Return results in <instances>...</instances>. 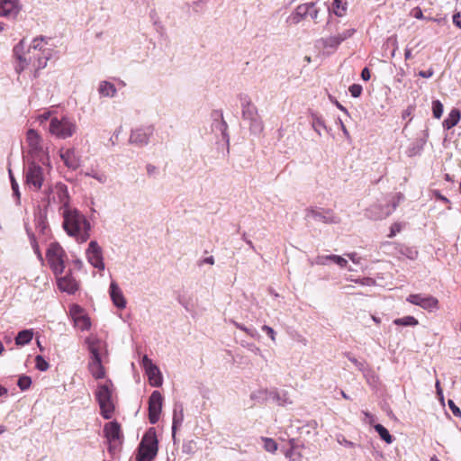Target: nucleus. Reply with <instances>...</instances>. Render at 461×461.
I'll return each instance as SVG.
<instances>
[{
    "label": "nucleus",
    "instance_id": "a878e982",
    "mask_svg": "<svg viewBox=\"0 0 461 461\" xmlns=\"http://www.w3.org/2000/svg\"><path fill=\"white\" fill-rule=\"evenodd\" d=\"M98 403L100 406L101 415L106 420L111 419L114 412V404L112 398L107 401H102Z\"/></svg>",
    "mask_w": 461,
    "mask_h": 461
},
{
    "label": "nucleus",
    "instance_id": "a19ab883",
    "mask_svg": "<svg viewBox=\"0 0 461 461\" xmlns=\"http://www.w3.org/2000/svg\"><path fill=\"white\" fill-rule=\"evenodd\" d=\"M183 420V414L182 412L179 413V415L174 411V417H173V426L172 429L175 430L177 426H179L182 423Z\"/></svg>",
    "mask_w": 461,
    "mask_h": 461
},
{
    "label": "nucleus",
    "instance_id": "f257e3e1",
    "mask_svg": "<svg viewBox=\"0 0 461 461\" xmlns=\"http://www.w3.org/2000/svg\"><path fill=\"white\" fill-rule=\"evenodd\" d=\"M47 42L43 37L33 39L27 51H24V40H22L14 48V53L18 59L15 67L17 73L32 67L34 76L39 70L46 68L48 61L52 57L53 50L46 47Z\"/></svg>",
    "mask_w": 461,
    "mask_h": 461
},
{
    "label": "nucleus",
    "instance_id": "e433bc0d",
    "mask_svg": "<svg viewBox=\"0 0 461 461\" xmlns=\"http://www.w3.org/2000/svg\"><path fill=\"white\" fill-rule=\"evenodd\" d=\"M400 252L411 260L416 259L418 257V251L409 247H402Z\"/></svg>",
    "mask_w": 461,
    "mask_h": 461
},
{
    "label": "nucleus",
    "instance_id": "dca6fc26",
    "mask_svg": "<svg viewBox=\"0 0 461 461\" xmlns=\"http://www.w3.org/2000/svg\"><path fill=\"white\" fill-rule=\"evenodd\" d=\"M20 11L18 0H0V16H15Z\"/></svg>",
    "mask_w": 461,
    "mask_h": 461
},
{
    "label": "nucleus",
    "instance_id": "49530a36",
    "mask_svg": "<svg viewBox=\"0 0 461 461\" xmlns=\"http://www.w3.org/2000/svg\"><path fill=\"white\" fill-rule=\"evenodd\" d=\"M319 14V9H317L315 6L309 12L308 16H310L315 23L317 22Z\"/></svg>",
    "mask_w": 461,
    "mask_h": 461
},
{
    "label": "nucleus",
    "instance_id": "603ef678",
    "mask_svg": "<svg viewBox=\"0 0 461 461\" xmlns=\"http://www.w3.org/2000/svg\"><path fill=\"white\" fill-rule=\"evenodd\" d=\"M415 18L417 19H422L423 18V14H422V11L420 9V8H416L415 9V14H414Z\"/></svg>",
    "mask_w": 461,
    "mask_h": 461
},
{
    "label": "nucleus",
    "instance_id": "8fccbe9b",
    "mask_svg": "<svg viewBox=\"0 0 461 461\" xmlns=\"http://www.w3.org/2000/svg\"><path fill=\"white\" fill-rule=\"evenodd\" d=\"M433 73L434 72H433L432 69H429L427 71L421 70V71L419 72V76L421 77H424V78H428V77H432Z\"/></svg>",
    "mask_w": 461,
    "mask_h": 461
},
{
    "label": "nucleus",
    "instance_id": "b1692460",
    "mask_svg": "<svg viewBox=\"0 0 461 461\" xmlns=\"http://www.w3.org/2000/svg\"><path fill=\"white\" fill-rule=\"evenodd\" d=\"M461 113L457 108H453L447 117L443 121L442 125L446 130L455 127L460 121Z\"/></svg>",
    "mask_w": 461,
    "mask_h": 461
},
{
    "label": "nucleus",
    "instance_id": "7ed1b4c3",
    "mask_svg": "<svg viewBox=\"0 0 461 461\" xmlns=\"http://www.w3.org/2000/svg\"><path fill=\"white\" fill-rule=\"evenodd\" d=\"M158 438L154 429H149L143 436L136 456L137 461H152L158 454Z\"/></svg>",
    "mask_w": 461,
    "mask_h": 461
},
{
    "label": "nucleus",
    "instance_id": "6e6552de",
    "mask_svg": "<svg viewBox=\"0 0 461 461\" xmlns=\"http://www.w3.org/2000/svg\"><path fill=\"white\" fill-rule=\"evenodd\" d=\"M104 433L109 442V452H113L117 443L121 444L122 434L121 425L117 421H110L104 427Z\"/></svg>",
    "mask_w": 461,
    "mask_h": 461
},
{
    "label": "nucleus",
    "instance_id": "338daca9",
    "mask_svg": "<svg viewBox=\"0 0 461 461\" xmlns=\"http://www.w3.org/2000/svg\"><path fill=\"white\" fill-rule=\"evenodd\" d=\"M341 395H342V397H343L344 399H346V400H348V399H349V397L345 393V392H344V391H341Z\"/></svg>",
    "mask_w": 461,
    "mask_h": 461
},
{
    "label": "nucleus",
    "instance_id": "393cba45",
    "mask_svg": "<svg viewBox=\"0 0 461 461\" xmlns=\"http://www.w3.org/2000/svg\"><path fill=\"white\" fill-rule=\"evenodd\" d=\"M26 140L32 150L37 151L41 149V139L35 130L31 129L27 131Z\"/></svg>",
    "mask_w": 461,
    "mask_h": 461
},
{
    "label": "nucleus",
    "instance_id": "4468645a",
    "mask_svg": "<svg viewBox=\"0 0 461 461\" xmlns=\"http://www.w3.org/2000/svg\"><path fill=\"white\" fill-rule=\"evenodd\" d=\"M154 129L152 126L136 129L131 131L130 136V142L143 146L149 142L150 136L153 134Z\"/></svg>",
    "mask_w": 461,
    "mask_h": 461
},
{
    "label": "nucleus",
    "instance_id": "4d7b16f0",
    "mask_svg": "<svg viewBox=\"0 0 461 461\" xmlns=\"http://www.w3.org/2000/svg\"><path fill=\"white\" fill-rule=\"evenodd\" d=\"M236 327H237L238 329H240V330H242V331H244V332L248 333V334L249 333V330H248L245 326H243V325H241V324H236Z\"/></svg>",
    "mask_w": 461,
    "mask_h": 461
},
{
    "label": "nucleus",
    "instance_id": "ea45409f",
    "mask_svg": "<svg viewBox=\"0 0 461 461\" xmlns=\"http://www.w3.org/2000/svg\"><path fill=\"white\" fill-rule=\"evenodd\" d=\"M348 90L353 97H358L362 93V86L360 85L354 84L349 86Z\"/></svg>",
    "mask_w": 461,
    "mask_h": 461
},
{
    "label": "nucleus",
    "instance_id": "6e6d98bb",
    "mask_svg": "<svg viewBox=\"0 0 461 461\" xmlns=\"http://www.w3.org/2000/svg\"><path fill=\"white\" fill-rule=\"evenodd\" d=\"M203 262L206 264L213 265L214 258H213V257H208V258H204Z\"/></svg>",
    "mask_w": 461,
    "mask_h": 461
},
{
    "label": "nucleus",
    "instance_id": "f3484780",
    "mask_svg": "<svg viewBox=\"0 0 461 461\" xmlns=\"http://www.w3.org/2000/svg\"><path fill=\"white\" fill-rule=\"evenodd\" d=\"M60 158L68 168L76 169L80 165L79 157L76 154L74 149H61Z\"/></svg>",
    "mask_w": 461,
    "mask_h": 461
},
{
    "label": "nucleus",
    "instance_id": "c756f323",
    "mask_svg": "<svg viewBox=\"0 0 461 461\" xmlns=\"http://www.w3.org/2000/svg\"><path fill=\"white\" fill-rule=\"evenodd\" d=\"M99 92L104 96H113L116 92V88L113 84L104 81L99 86Z\"/></svg>",
    "mask_w": 461,
    "mask_h": 461
},
{
    "label": "nucleus",
    "instance_id": "412c9836",
    "mask_svg": "<svg viewBox=\"0 0 461 461\" xmlns=\"http://www.w3.org/2000/svg\"><path fill=\"white\" fill-rule=\"evenodd\" d=\"M314 3H306L298 5L292 15L293 23H298L308 16L309 12L314 7Z\"/></svg>",
    "mask_w": 461,
    "mask_h": 461
},
{
    "label": "nucleus",
    "instance_id": "9d476101",
    "mask_svg": "<svg viewBox=\"0 0 461 461\" xmlns=\"http://www.w3.org/2000/svg\"><path fill=\"white\" fill-rule=\"evenodd\" d=\"M163 396L158 391H154L149 398V420L151 424H156L162 410Z\"/></svg>",
    "mask_w": 461,
    "mask_h": 461
},
{
    "label": "nucleus",
    "instance_id": "58836bf2",
    "mask_svg": "<svg viewBox=\"0 0 461 461\" xmlns=\"http://www.w3.org/2000/svg\"><path fill=\"white\" fill-rule=\"evenodd\" d=\"M402 224L400 222H394L392 224L390 228V233L388 234L389 238L394 237L397 233L401 232L402 230Z\"/></svg>",
    "mask_w": 461,
    "mask_h": 461
},
{
    "label": "nucleus",
    "instance_id": "39448f33",
    "mask_svg": "<svg viewBox=\"0 0 461 461\" xmlns=\"http://www.w3.org/2000/svg\"><path fill=\"white\" fill-rule=\"evenodd\" d=\"M50 132L59 139L71 137L77 131V125L67 117H53L50 123Z\"/></svg>",
    "mask_w": 461,
    "mask_h": 461
},
{
    "label": "nucleus",
    "instance_id": "ddd939ff",
    "mask_svg": "<svg viewBox=\"0 0 461 461\" xmlns=\"http://www.w3.org/2000/svg\"><path fill=\"white\" fill-rule=\"evenodd\" d=\"M142 364L149 377V384L152 386H160L162 384V376L158 366L154 365L147 356L143 357Z\"/></svg>",
    "mask_w": 461,
    "mask_h": 461
},
{
    "label": "nucleus",
    "instance_id": "3c124183",
    "mask_svg": "<svg viewBox=\"0 0 461 461\" xmlns=\"http://www.w3.org/2000/svg\"><path fill=\"white\" fill-rule=\"evenodd\" d=\"M146 168H147V172L149 176L153 175L157 170V167L151 164L147 165Z\"/></svg>",
    "mask_w": 461,
    "mask_h": 461
},
{
    "label": "nucleus",
    "instance_id": "bb28decb",
    "mask_svg": "<svg viewBox=\"0 0 461 461\" xmlns=\"http://www.w3.org/2000/svg\"><path fill=\"white\" fill-rule=\"evenodd\" d=\"M325 259L331 260L341 267H345L348 265V261L344 258L338 255H329L325 257L320 256L317 258V263L320 265H323Z\"/></svg>",
    "mask_w": 461,
    "mask_h": 461
},
{
    "label": "nucleus",
    "instance_id": "cd10ccee",
    "mask_svg": "<svg viewBox=\"0 0 461 461\" xmlns=\"http://www.w3.org/2000/svg\"><path fill=\"white\" fill-rule=\"evenodd\" d=\"M33 337V332L30 330H24L20 331L16 338H15V343L20 346H23L31 342Z\"/></svg>",
    "mask_w": 461,
    "mask_h": 461
},
{
    "label": "nucleus",
    "instance_id": "680f3d73",
    "mask_svg": "<svg viewBox=\"0 0 461 461\" xmlns=\"http://www.w3.org/2000/svg\"><path fill=\"white\" fill-rule=\"evenodd\" d=\"M247 114H252V112L249 111V105L247 109L243 110V115L246 116Z\"/></svg>",
    "mask_w": 461,
    "mask_h": 461
},
{
    "label": "nucleus",
    "instance_id": "f8f14e48",
    "mask_svg": "<svg viewBox=\"0 0 461 461\" xmlns=\"http://www.w3.org/2000/svg\"><path fill=\"white\" fill-rule=\"evenodd\" d=\"M305 216L309 219H314L323 223H336L338 222L337 217L331 210L307 208L305 210Z\"/></svg>",
    "mask_w": 461,
    "mask_h": 461
},
{
    "label": "nucleus",
    "instance_id": "79ce46f5",
    "mask_svg": "<svg viewBox=\"0 0 461 461\" xmlns=\"http://www.w3.org/2000/svg\"><path fill=\"white\" fill-rule=\"evenodd\" d=\"M354 282L356 284H359L361 285H373L375 284V280L370 277H365L362 279H355Z\"/></svg>",
    "mask_w": 461,
    "mask_h": 461
},
{
    "label": "nucleus",
    "instance_id": "864d4df0",
    "mask_svg": "<svg viewBox=\"0 0 461 461\" xmlns=\"http://www.w3.org/2000/svg\"><path fill=\"white\" fill-rule=\"evenodd\" d=\"M347 256L354 263H358V260L357 259V254L356 253H349V254H347Z\"/></svg>",
    "mask_w": 461,
    "mask_h": 461
},
{
    "label": "nucleus",
    "instance_id": "5fc2aeb1",
    "mask_svg": "<svg viewBox=\"0 0 461 461\" xmlns=\"http://www.w3.org/2000/svg\"><path fill=\"white\" fill-rule=\"evenodd\" d=\"M50 113H49V112L48 113H44L43 114H41L40 116V120H41V122H43L44 121H47L50 118Z\"/></svg>",
    "mask_w": 461,
    "mask_h": 461
},
{
    "label": "nucleus",
    "instance_id": "20e7f679",
    "mask_svg": "<svg viewBox=\"0 0 461 461\" xmlns=\"http://www.w3.org/2000/svg\"><path fill=\"white\" fill-rule=\"evenodd\" d=\"M46 258L50 269L56 276L63 273L67 254L59 243H51L49 246L46 252Z\"/></svg>",
    "mask_w": 461,
    "mask_h": 461
},
{
    "label": "nucleus",
    "instance_id": "c03bdc74",
    "mask_svg": "<svg viewBox=\"0 0 461 461\" xmlns=\"http://www.w3.org/2000/svg\"><path fill=\"white\" fill-rule=\"evenodd\" d=\"M262 330L270 337V339L273 341H275V339H276V338H275L276 332H275V330L271 327H269L267 325H264L262 327Z\"/></svg>",
    "mask_w": 461,
    "mask_h": 461
},
{
    "label": "nucleus",
    "instance_id": "0e129e2a",
    "mask_svg": "<svg viewBox=\"0 0 461 461\" xmlns=\"http://www.w3.org/2000/svg\"><path fill=\"white\" fill-rule=\"evenodd\" d=\"M337 106L339 110H341L343 112H347L346 108L343 105H341L340 104L337 103Z\"/></svg>",
    "mask_w": 461,
    "mask_h": 461
},
{
    "label": "nucleus",
    "instance_id": "a211bd4d",
    "mask_svg": "<svg viewBox=\"0 0 461 461\" xmlns=\"http://www.w3.org/2000/svg\"><path fill=\"white\" fill-rule=\"evenodd\" d=\"M355 32L354 29H348L334 36H330L323 41V44L325 47L336 48L342 41L350 38Z\"/></svg>",
    "mask_w": 461,
    "mask_h": 461
},
{
    "label": "nucleus",
    "instance_id": "2eb2a0df",
    "mask_svg": "<svg viewBox=\"0 0 461 461\" xmlns=\"http://www.w3.org/2000/svg\"><path fill=\"white\" fill-rule=\"evenodd\" d=\"M58 287L62 292L68 294H74L78 290L79 284L76 278L72 276L71 272L68 273L64 276H57Z\"/></svg>",
    "mask_w": 461,
    "mask_h": 461
},
{
    "label": "nucleus",
    "instance_id": "72a5a7b5",
    "mask_svg": "<svg viewBox=\"0 0 461 461\" xmlns=\"http://www.w3.org/2000/svg\"><path fill=\"white\" fill-rule=\"evenodd\" d=\"M261 439L264 442L266 451L275 453L277 450V443L273 438L262 437Z\"/></svg>",
    "mask_w": 461,
    "mask_h": 461
},
{
    "label": "nucleus",
    "instance_id": "aec40b11",
    "mask_svg": "<svg viewBox=\"0 0 461 461\" xmlns=\"http://www.w3.org/2000/svg\"><path fill=\"white\" fill-rule=\"evenodd\" d=\"M88 370L95 379H102L105 376V370L101 358H90Z\"/></svg>",
    "mask_w": 461,
    "mask_h": 461
},
{
    "label": "nucleus",
    "instance_id": "052dcab7",
    "mask_svg": "<svg viewBox=\"0 0 461 461\" xmlns=\"http://www.w3.org/2000/svg\"><path fill=\"white\" fill-rule=\"evenodd\" d=\"M405 59H409L411 58V53L410 50H407L404 53Z\"/></svg>",
    "mask_w": 461,
    "mask_h": 461
},
{
    "label": "nucleus",
    "instance_id": "de8ad7c7",
    "mask_svg": "<svg viewBox=\"0 0 461 461\" xmlns=\"http://www.w3.org/2000/svg\"><path fill=\"white\" fill-rule=\"evenodd\" d=\"M361 77L365 81H368L371 77L370 70L367 68H365L361 72Z\"/></svg>",
    "mask_w": 461,
    "mask_h": 461
},
{
    "label": "nucleus",
    "instance_id": "7c9ffc66",
    "mask_svg": "<svg viewBox=\"0 0 461 461\" xmlns=\"http://www.w3.org/2000/svg\"><path fill=\"white\" fill-rule=\"evenodd\" d=\"M393 323L398 326H417L419 321L413 316H404L402 318L395 319Z\"/></svg>",
    "mask_w": 461,
    "mask_h": 461
},
{
    "label": "nucleus",
    "instance_id": "0eeeda50",
    "mask_svg": "<svg viewBox=\"0 0 461 461\" xmlns=\"http://www.w3.org/2000/svg\"><path fill=\"white\" fill-rule=\"evenodd\" d=\"M25 177L26 184L30 188H32L36 191L40 190L44 181L42 167L39 165H36L35 163L29 164L26 169Z\"/></svg>",
    "mask_w": 461,
    "mask_h": 461
},
{
    "label": "nucleus",
    "instance_id": "6ab92c4d",
    "mask_svg": "<svg viewBox=\"0 0 461 461\" xmlns=\"http://www.w3.org/2000/svg\"><path fill=\"white\" fill-rule=\"evenodd\" d=\"M110 295L113 304L120 308L123 309L126 306V300L123 296V294L118 285L114 282H112L110 285Z\"/></svg>",
    "mask_w": 461,
    "mask_h": 461
},
{
    "label": "nucleus",
    "instance_id": "2f4dec72",
    "mask_svg": "<svg viewBox=\"0 0 461 461\" xmlns=\"http://www.w3.org/2000/svg\"><path fill=\"white\" fill-rule=\"evenodd\" d=\"M75 325L81 330H88L91 326L90 320L86 315H79L74 318Z\"/></svg>",
    "mask_w": 461,
    "mask_h": 461
},
{
    "label": "nucleus",
    "instance_id": "bf43d9fd",
    "mask_svg": "<svg viewBox=\"0 0 461 461\" xmlns=\"http://www.w3.org/2000/svg\"><path fill=\"white\" fill-rule=\"evenodd\" d=\"M34 250H35V252L37 253L38 257H39L41 259H42L41 253V251H40V249H39L38 245H35V247H34Z\"/></svg>",
    "mask_w": 461,
    "mask_h": 461
},
{
    "label": "nucleus",
    "instance_id": "c85d7f7f",
    "mask_svg": "<svg viewBox=\"0 0 461 461\" xmlns=\"http://www.w3.org/2000/svg\"><path fill=\"white\" fill-rule=\"evenodd\" d=\"M331 10L335 15L339 17L344 16L347 13V2L344 0H333Z\"/></svg>",
    "mask_w": 461,
    "mask_h": 461
},
{
    "label": "nucleus",
    "instance_id": "f704fd0d",
    "mask_svg": "<svg viewBox=\"0 0 461 461\" xmlns=\"http://www.w3.org/2000/svg\"><path fill=\"white\" fill-rule=\"evenodd\" d=\"M443 104L439 100H434L432 102V113L436 119H439L443 113Z\"/></svg>",
    "mask_w": 461,
    "mask_h": 461
},
{
    "label": "nucleus",
    "instance_id": "9b49d317",
    "mask_svg": "<svg viewBox=\"0 0 461 461\" xmlns=\"http://www.w3.org/2000/svg\"><path fill=\"white\" fill-rule=\"evenodd\" d=\"M86 258L88 262L94 267L99 270H103L104 268L102 249L96 241H90L86 250Z\"/></svg>",
    "mask_w": 461,
    "mask_h": 461
},
{
    "label": "nucleus",
    "instance_id": "1a4fd4ad",
    "mask_svg": "<svg viewBox=\"0 0 461 461\" xmlns=\"http://www.w3.org/2000/svg\"><path fill=\"white\" fill-rule=\"evenodd\" d=\"M60 204V209H70L68 207L69 195L68 187L66 185L59 183L51 189L50 194L49 195V203L50 202Z\"/></svg>",
    "mask_w": 461,
    "mask_h": 461
},
{
    "label": "nucleus",
    "instance_id": "423d86ee",
    "mask_svg": "<svg viewBox=\"0 0 461 461\" xmlns=\"http://www.w3.org/2000/svg\"><path fill=\"white\" fill-rule=\"evenodd\" d=\"M406 301L429 312L436 311L439 308L438 300L432 295L412 294L406 298Z\"/></svg>",
    "mask_w": 461,
    "mask_h": 461
},
{
    "label": "nucleus",
    "instance_id": "473e14b6",
    "mask_svg": "<svg viewBox=\"0 0 461 461\" xmlns=\"http://www.w3.org/2000/svg\"><path fill=\"white\" fill-rule=\"evenodd\" d=\"M375 429L379 434L380 438L386 443L390 444L393 442V437L391 436L387 429L384 428L382 424H376L375 426Z\"/></svg>",
    "mask_w": 461,
    "mask_h": 461
},
{
    "label": "nucleus",
    "instance_id": "69168bd1",
    "mask_svg": "<svg viewBox=\"0 0 461 461\" xmlns=\"http://www.w3.org/2000/svg\"><path fill=\"white\" fill-rule=\"evenodd\" d=\"M6 430L4 425H0V435L3 434Z\"/></svg>",
    "mask_w": 461,
    "mask_h": 461
},
{
    "label": "nucleus",
    "instance_id": "4be33fe9",
    "mask_svg": "<svg viewBox=\"0 0 461 461\" xmlns=\"http://www.w3.org/2000/svg\"><path fill=\"white\" fill-rule=\"evenodd\" d=\"M113 383L107 381L104 384H99L95 393V398L98 402L107 401L112 398Z\"/></svg>",
    "mask_w": 461,
    "mask_h": 461
},
{
    "label": "nucleus",
    "instance_id": "e2e57ef3",
    "mask_svg": "<svg viewBox=\"0 0 461 461\" xmlns=\"http://www.w3.org/2000/svg\"><path fill=\"white\" fill-rule=\"evenodd\" d=\"M436 388H437L438 393L440 394L441 393V388H440V384H439L438 381L436 383Z\"/></svg>",
    "mask_w": 461,
    "mask_h": 461
},
{
    "label": "nucleus",
    "instance_id": "a18cd8bd",
    "mask_svg": "<svg viewBox=\"0 0 461 461\" xmlns=\"http://www.w3.org/2000/svg\"><path fill=\"white\" fill-rule=\"evenodd\" d=\"M11 183H12V189L14 191V194L15 196L19 199L20 198V193L18 189V184L14 180V178L11 176Z\"/></svg>",
    "mask_w": 461,
    "mask_h": 461
},
{
    "label": "nucleus",
    "instance_id": "774afa93",
    "mask_svg": "<svg viewBox=\"0 0 461 461\" xmlns=\"http://www.w3.org/2000/svg\"><path fill=\"white\" fill-rule=\"evenodd\" d=\"M4 345L3 343L0 341V355L2 354V352L4 351Z\"/></svg>",
    "mask_w": 461,
    "mask_h": 461
},
{
    "label": "nucleus",
    "instance_id": "5701e85b",
    "mask_svg": "<svg viewBox=\"0 0 461 461\" xmlns=\"http://www.w3.org/2000/svg\"><path fill=\"white\" fill-rule=\"evenodd\" d=\"M86 342L88 345V350L91 354L90 358H101V350L104 348V342L96 338H87Z\"/></svg>",
    "mask_w": 461,
    "mask_h": 461
},
{
    "label": "nucleus",
    "instance_id": "4c0bfd02",
    "mask_svg": "<svg viewBox=\"0 0 461 461\" xmlns=\"http://www.w3.org/2000/svg\"><path fill=\"white\" fill-rule=\"evenodd\" d=\"M35 365L41 371H46L50 366L49 363L40 355L35 357Z\"/></svg>",
    "mask_w": 461,
    "mask_h": 461
},
{
    "label": "nucleus",
    "instance_id": "c9c22d12",
    "mask_svg": "<svg viewBox=\"0 0 461 461\" xmlns=\"http://www.w3.org/2000/svg\"><path fill=\"white\" fill-rule=\"evenodd\" d=\"M32 384V379L30 376L27 375H22L19 377L17 385L22 391L27 390L30 388Z\"/></svg>",
    "mask_w": 461,
    "mask_h": 461
},
{
    "label": "nucleus",
    "instance_id": "13d9d810",
    "mask_svg": "<svg viewBox=\"0 0 461 461\" xmlns=\"http://www.w3.org/2000/svg\"><path fill=\"white\" fill-rule=\"evenodd\" d=\"M7 394V389L0 384V396Z\"/></svg>",
    "mask_w": 461,
    "mask_h": 461
},
{
    "label": "nucleus",
    "instance_id": "09e8293b",
    "mask_svg": "<svg viewBox=\"0 0 461 461\" xmlns=\"http://www.w3.org/2000/svg\"><path fill=\"white\" fill-rule=\"evenodd\" d=\"M453 23L458 28H461V13L453 15Z\"/></svg>",
    "mask_w": 461,
    "mask_h": 461
},
{
    "label": "nucleus",
    "instance_id": "37998d69",
    "mask_svg": "<svg viewBox=\"0 0 461 461\" xmlns=\"http://www.w3.org/2000/svg\"><path fill=\"white\" fill-rule=\"evenodd\" d=\"M448 406L455 416L461 417L460 409L455 404V402L452 400H448Z\"/></svg>",
    "mask_w": 461,
    "mask_h": 461
},
{
    "label": "nucleus",
    "instance_id": "f03ea898",
    "mask_svg": "<svg viewBox=\"0 0 461 461\" xmlns=\"http://www.w3.org/2000/svg\"><path fill=\"white\" fill-rule=\"evenodd\" d=\"M63 228L66 232L78 242H86L90 238V223L86 217L76 209H65Z\"/></svg>",
    "mask_w": 461,
    "mask_h": 461
}]
</instances>
